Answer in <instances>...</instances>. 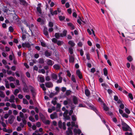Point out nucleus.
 <instances>
[{"label":"nucleus","mask_w":135,"mask_h":135,"mask_svg":"<svg viewBox=\"0 0 135 135\" xmlns=\"http://www.w3.org/2000/svg\"><path fill=\"white\" fill-rule=\"evenodd\" d=\"M122 125L123 126L122 128L123 131H131V128L124 122H122Z\"/></svg>","instance_id":"obj_1"},{"label":"nucleus","mask_w":135,"mask_h":135,"mask_svg":"<svg viewBox=\"0 0 135 135\" xmlns=\"http://www.w3.org/2000/svg\"><path fill=\"white\" fill-rule=\"evenodd\" d=\"M29 88L32 93L33 97H35L36 94L35 89L33 87L30 85L29 86Z\"/></svg>","instance_id":"obj_2"},{"label":"nucleus","mask_w":135,"mask_h":135,"mask_svg":"<svg viewBox=\"0 0 135 135\" xmlns=\"http://www.w3.org/2000/svg\"><path fill=\"white\" fill-rule=\"evenodd\" d=\"M15 118V117L13 115L10 116L8 120L9 123L11 124H12L14 122Z\"/></svg>","instance_id":"obj_3"},{"label":"nucleus","mask_w":135,"mask_h":135,"mask_svg":"<svg viewBox=\"0 0 135 135\" xmlns=\"http://www.w3.org/2000/svg\"><path fill=\"white\" fill-rule=\"evenodd\" d=\"M18 21L19 19L18 18L17 16L16 15L13 17L12 19L11 20V22L17 23V22H18Z\"/></svg>","instance_id":"obj_4"},{"label":"nucleus","mask_w":135,"mask_h":135,"mask_svg":"<svg viewBox=\"0 0 135 135\" xmlns=\"http://www.w3.org/2000/svg\"><path fill=\"white\" fill-rule=\"evenodd\" d=\"M50 117L52 119H54V118H57L58 117L56 112H54L51 114L50 115Z\"/></svg>","instance_id":"obj_5"},{"label":"nucleus","mask_w":135,"mask_h":135,"mask_svg":"<svg viewBox=\"0 0 135 135\" xmlns=\"http://www.w3.org/2000/svg\"><path fill=\"white\" fill-rule=\"evenodd\" d=\"M45 85L46 87L48 88H51L53 86V84L51 82L46 83Z\"/></svg>","instance_id":"obj_6"},{"label":"nucleus","mask_w":135,"mask_h":135,"mask_svg":"<svg viewBox=\"0 0 135 135\" xmlns=\"http://www.w3.org/2000/svg\"><path fill=\"white\" fill-rule=\"evenodd\" d=\"M15 97L13 95H11L10 97V99L7 100L11 103H14L15 102Z\"/></svg>","instance_id":"obj_7"},{"label":"nucleus","mask_w":135,"mask_h":135,"mask_svg":"<svg viewBox=\"0 0 135 135\" xmlns=\"http://www.w3.org/2000/svg\"><path fill=\"white\" fill-rule=\"evenodd\" d=\"M22 46L23 47H31V45L28 42H25L22 44Z\"/></svg>","instance_id":"obj_8"},{"label":"nucleus","mask_w":135,"mask_h":135,"mask_svg":"<svg viewBox=\"0 0 135 135\" xmlns=\"http://www.w3.org/2000/svg\"><path fill=\"white\" fill-rule=\"evenodd\" d=\"M41 4L40 3L38 4V7L37 8V11L38 12L39 14H41L42 13L41 9Z\"/></svg>","instance_id":"obj_9"},{"label":"nucleus","mask_w":135,"mask_h":135,"mask_svg":"<svg viewBox=\"0 0 135 135\" xmlns=\"http://www.w3.org/2000/svg\"><path fill=\"white\" fill-rule=\"evenodd\" d=\"M76 74L80 79L82 78V74L80 70H77L76 72Z\"/></svg>","instance_id":"obj_10"},{"label":"nucleus","mask_w":135,"mask_h":135,"mask_svg":"<svg viewBox=\"0 0 135 135\" xmlns=\"http://www.w3.org/2000/svg\"><path fill=\"white\" fill-rule=\"evenodd\" d=\"M45 54L46 56L48 57L51 55V53L50 51L46 50L45 52Z\"/></svg>","instance_id":"obj_11"},{"label":"nucleus","mask_w":135,"mask_h":135,"mask_svg":"<svg viewBox=\"0 0 135 135\" xmlns=\"http://www.w3.org/2000/svg\"><path fill=\"white\" fill-rule=\"evenodd\" d=\"M23 90L24 92H27L28 91V88L26 85H25L23 88Z\"/></svg>","instance_id":"obj_12"},{"label":"nucleus","mask_w":135,"mask_h":135,"mask_svg":"<svg viewBox=\"0 0 135 135\" xmlns=\"http://www.w3.org/2000/svg\"><path fill=\"white\" fill-rule=\"evenodd\" d=\"M44 33L47 37H49L47 28H45L44 30Z\"/></svg>","instance_id":"obj_13"},{"label":"nucleus","mask_w":135,"mask_h":135,"mask_svg":"<svg viewBox=\"0 0 135 135\" xmlns=\"http://www.w3.org/2000/svg\"><path fill=\"white\" fill-rule=\"evenodd\" d=\"M66 133L67 135H69L70 134H72V132L70 128L69 127L68 128V130L66 131Z\"/></svg>","instance_id":"obj_14"},{"label":"nucleus","mask_w":135,"mask_h":135,"mask_svg":"<svg viewBox=\"0 0 135 135\" xmlns=\"http://www.w3.org/2000/svg\"><path fill=\"white\" fill-rule=\"evenodd\" d=\"M68 26L71 27V30H74L75 29V26L71 23H67Z\"/></svg>","instance_id":"obj_15"},{"label":"nucleus","mask_w":135,"mask_h":135,"mask_svg":"<svg viewBox=\"0 0 135 135\" xmlns=\"http://www.w3.org/2000/svg\"><path fill=\"white\" fill-rule=\"evenodd\" d=\"M67 31L66 30H64L63 32L60 33V36H61L62 37L63 36H66Z\"/></svg>","instance_id":"obj_16"},{"label":"nucleus","mask_w":135,"mask_h":135,"mask_svg":"<svg viewBox=\"0 0 135 135\" xmlns=\"http://www.w3.org/2000/svg\"><path fill=\"white\" fill-rule=\"evenodd\" d=\"M20 2V4L23 6H26L27 4V3L25 0H19Z\"/></svg>","instance_id":"obj_17"},{"label":"nucleus","mask_w":135,"mask_h":135,"mask_svg":"<svg viewBox=\"0 0 135 135\" xmlns=\"http://www.w3.org/2000/svg\"><path fill=\"white\" fill-rule=\"evenodd\" d=\"M54 68L56 70H59L60 68V66L58 64H55L53 66Z\"/></svg>","instance_id":"obj_18"},{"label":"nucleus","mask_w":135,"mask_h":135,"mask_svg":"<svg viewBox=\"0 0 135 135\" xmlns=\"http://www.w3.org/2000/svg\"><path fill=\"white\" fill-rule=\"evenodd\" d=\"M59 79L57 80V83H60L62 82V78L60 75V74H59Z\"/></svg>","instance_id":"obj_19"},{"label":"nucleus","mask_w":135,"mask_h":135,"mask_svg":"<svg viewBox=\"0 0 135 135\" xmlns=\"http://www.w3.org/2000/svg\"><path fill=\"white\" fill-rule=\"evenodd\" d=\"M47 64L48 65H50V66H52L53 64V63L52 62V61L49 59H47Z\"/></svg>","instance_id":"obj_20"},{"label":"nucleus","mask_w":135,"mask_h":135,"mask_svg":"<svg viewBox=\"0 0 135 135\" xmlns=\"http://www.w3.org/2000/svg\"><path fill=\"white\" fill-rule=\"evenodd\" d=\"M73 101L74 103L75 104H78V99L76 97H74L73 98Z\"/></svg>","instance_id":"obj_21"},{"label":"nucleus","mask_w":135,"mask_h":135,"mask_svg":"<svg viewBox=\"0 0 135 135\" xmlns=\"http://www.w3.org/2000/svg\"><path fill=\"white\" fill-rule=\"evenodd\" d=\"M104 74L105 76H107L108 75V71L106 68H104L103 69Z\"/></svg>","instance_id":"obj_22"},{"label":"nucleus","mask_w":135,"mask_h":135,"mask_svg":"<svg viewBox=\"0 0 135 135\" xmlns=\"http://www.w3.org/2000/svg\"><path fill=\"white\" fill-rule=\"evenodd\" d=\"M51 76L53 79L55 80L57 79V76L56 74L54 73H53L51 74Z\"/></svg>","instance_id":"obj_23"},{"label":"nucleus","mask_w":135,"mask_h":135,"mask_svg":"<svg viewBox=\"0 0 135 135\" xmlns=\"http://www.w3.org/2000/svg\"><path fill=\"white\" fill-rule=\"evenodd\" d=\"M7 79L9 80L10 81H14L15 80V79H14L12 76H10L9 77L7 78Z\"/></svg>","instance_id":"obj_24"},{"label":"nucleus","mask_w":135,"mask_h":135,"mask_svg":"<svg viewBox=\"0 0 135 135\" xmlns=\"http://www.w3.org/2000/svg\"><path fill=\"white\" fill-rule=\"evenodd\" d=\"M85 94L87 96H89L90 94V92L89 90L86 89H85Z\"/></svg>","instance_id":"obj_25"},{"label":"nucleus","mask_w":135,"mask_h":135,"mask_svg":"<svg viewBox=\"0 0 135 135\" xmlns=\"http://www.w3.org/2000/svg\"><path fill=\"white\" fill-rule=\"evenodd\" d=\"M40 81H39L41 83H44L45 81V79L43 76H40L39 77Z\"/></svg>","instance_id":"obj_26"},{"label":"nucleus","mask_w":135,"mask_h":135,"mask_svg":"<svg viewBox=\"0 0 135 135\" xmlns=\"http://www.w3.org/2000/svg\"><path fill=\"white\" fill-rule=\"evenodd\" d=\"M69 62H74V59L73 57L72 56H71L69 58Z\"/></svg>","instance_id":"obj_27"},{"label":"nucleus","mask_w":135,"mask_h":135,"mask_svg":"<svg viewBox=\"0 0 135 135\" xmlns=\"http://www.w3.org/2000/svg\"><path fill=\"white\" fill-rule=\"evenodd\" d=\"M68 44L70 45L71 47H73L75 45V44L72 41H70L68 42Z\"/></svg>","instance_id":"obj_28"},{"label":"nucleus","mask_w":135,"mask_h":135,"mask_svg":"<svg viewBox=\"0 0 135 135\" xmlns=\"http://www.w3.org/2000/svg\"><path fill=\"white\" fill-rule=\"evenodd\" d=\"M103 108L106 111H107L109 109V108L104 103L103 104Z\"/></svg>","instance_id":"obj_29"},{"label":"nucleus","mask_w":135,"mask_h":135,"mask_svg":"<svg viewBox=\"0 0 135 135\" xmlns=\"http://www.w3.org/2000/svg\"><path fill=\"white\" fill-rule=\"evenodd\" d=\"M41 87L42 88L43 90L44 91H45L46 90V89L45 86L44 84H42L40 85Z\"/></svg>","instance_id":"obj_30"},{"label":"nucleus","mask_w":135,"mask_h":135,"mask_svg":"<svg viewBox=\"0 0 135 135\" xmlns=\"http://www.w3.org/2000/svg\"><path fill=\"white\" fill-rule=\"evenodd\" d=\"M44 62V59L43 58H40L39 59V63L42 64Z\"/></svg>","instance_id":"obj_31"},{"label":"nucleus","mask_w":135,"mask_h":135,"mask_svg":"<svg viewBox=\"0 0 135 135\" xmlns=\"http://www.w3.org/2000/svg\"><path fill=\"white\" fill-rule=\"evenodd\" d=\"M19 90H18L17 89H15L14 91V94L16 96L17 95L18 93H19Z\"/></svg>","instance_id":"obj_32"},{"label":"nucleus","mask_w":135,"mask_h":135,"mask_svg":"<svg viewBox=\"0 0 135 135\" xmlns=\"http://www.w3.org/2000/svg\"><path fill=\"white\" fill-rule=\"evenodd\" d=\"M5 96L4 93L3 91H0V97L3 98L5 97Z\"/></svg>","instance_id":"obj_33"},{"label":"nucleus","mask_w":135,"mask_h":135,"mask_svg":"<svg viewBox=\"0 0 135 135\" xmlns=\"http://www.w3.org/2000/svg\"><path fill=\"white\" fill-rule=\"evenodd\" d=\"M23 102L24 104H28V102L26 99L23 98Z\"/></svg>","instance_id":"obj_34"},{"label":"nucleus","mask_w":135,"mask_h":135,"mask_svg":"<svg viewBox=\"0 0 135 135\" xmlns=\"http://www.w3.org/2000/svg\"><path fill=\"white\" fill-rule=\"evenodd\" d=\"M29 119L32 122H35V120L34 118L31 116H30L29 117Z\"/></svg>","instance_id":"obj_35"},{"label":"nucleus","mask_w":135,"mask_h":135,"mask_svg":"<svg viewBox=\"0 0 135 135\" xmlns=\"http://www.w3.org/2000/svg\"><path fill=\"white\" fill-rule=\"evenodd\" d=\"M127 59L130 62L132 61L133 60V59L131 56H128L127 57Z\"/></svg>","instance_id":"obj_36"},{"label":"nucleus","mask_w":135,"mask_h":135,"mask_svg":"<svg viewBox=\"0 0 135 135\" xmlns=\"http://www.w3.org/2000/svg\"><path fill=\"white\" fill-rule=\"evenodd\" d=\"M71 91L70 90H67L66 92V95L68 96L71 94Z\"/></svg>","instance_id":"obj_37"},{"label":"nucleus","mask_w":135,"mask_h":135,"mask_svg":"<svg viewBox=\"0 0 135 135\" xmlns=\"http://www.w3.org/2000/svg\"><path fill=\"white\" fill-rule=\"evenodd\" d=\"M69 52L70 53V54H72L73 53V49L71 47H70L69 48Z\"/></svg>","instance_id":"obj_38"},{"label":"nucleus","mask_w":135,"mask_h":135,"mask_svg":"<svg viewBox=\"0 0 135 135\" xmlns=\"http://www.w3.org/2000/svg\"><path fill=\"white\" fill-rule=\"evenodd\" d=\"M128 97L129 98L132 100L133 99V97L132 95V94L131 93H129L128 94Z\"/></svg>","instance_id":"obj_39"},{"label":"nucleus","mask_w":135,"mask_h":135,"mask_svg":"<svg viewBox=\"0 0 135 135\" xmlns=\"http://www.w3.org/2000/svg\"><path fill=\"white\" fill-rule=\"evenodd\" d=\"M71 118L72 120L74 121H76V116L74 115L72 116Z\"/></svg>","instance_id":"obj_40"},{"label":"nucleus","mask_w":135,"mask_h":135,"mask_svg":"<svg viewBox=\"0 0 135 135\" xmlns=\"http://www.w3.org/2000/svg\"><path fill=\"white\" fill-rule=\"evenodd\" d=\"M71 79L72 81H73L74 82H76V81L74 77V75H72Z\"/></svg>","instance_id":"obj_41"},{"label":"nucleus","mask_w":135,"mask_h":135,"mask_svg":"<svg viewBox=\"0 0 135 135\" xmlns=\"http://www.w3.org/2000/svg\"><path fill=\"white\" fill-rule=\"evenodd\" d=\"M41 44L42 46L44 47H46V46L45 43L44 41L41 42Z\"/></svg>","instance_id":"obj_42"},{"label":"nucleus","mask_w":135,"mask_h":135,"mask_svg":"<svg viewBox=\"0 0 135 135\" xmlns=\"http://www.w3.org/2000/svg\"><path fill=\"white\" fill-rule=\"evenodd\" d=\"M69 113V112L68 110H66L64 112V113H63V116H64L66 115H67V114H68V113Z\"/></svg>","instance_id":"obj_43"},{"label":"nucleus","mask_w":135,"mask_h":135,"mask_svg":"<svg viewBox=\"0 0 135 135\" xmlns=\"http://www.w3.org/2000/svg\"><path fill=\"white\" fill-rule=\"evenodd\" d=\"M62 122L61 120H60L58 123V125L59 127L60 128H61L62 127Z\"/></svg>","instance_id":"obj_44"},{"label":"nucleus","mask_w":135,"mask_h":135,"mask_svg":"<svg viewBox=\"0 0 135 135\" xmlns=\"http://www.w3.org/2000/svg\"><path fill=\"white\" fill-rule=\"evenodd\" d=\"M56 43L59 46H60L62 44V42L61 41H57Z\"/></svg>","instance_id":"obj_45"},{"label":"nucleus","mask_w":135,"mask_h":135,"mask_svg":"<svg viewBox=\"0 0 135 135\" xmlns=\"http://www.w3.org/2000/svg\"><path fill=\"white\" fill-rule=\"evenodd\" d=\"M125 41L126 45H128L129 44V40L128 39L125 38Z\"/></svg>","instance_id":"obj_46"},{"label":"nucleus","mask_w":135,"mask_h":135,"mask_svg":"<svg viewBox=\"0 0 135 135\" xmlns=\"http://www.w3.org/2000/svg\"><path fill=\"white\" fill-rule=\"evenodd\" d=\"M66 123H65V122H64L62 123V127H63V129L65 130L66 129Z\"/></svg>","instance_id":"obj_47"},{"label":"nucleus","mask_w":135,"mask_h":135,"mask_svg":"<svg viewBox=\"0 0 135 135\" xmlns=\"http://www.w3.org/2000/svg\"><path fill=\"white\" fill-rule=\"evenodd\" d=\"M55 36L56 38H59L60 37V35L59 33H56L55 35Z\"/></svg>","instance_id":"obj_48"},{"label":"nucleus","mask_w":135,"mask_h":135,"mask_svg":"<svg viewBox=\"0 0 135 135\" xmlns=\"http://www.w3.org/2000/svg\"><path fill=\"white\" fill-rule=\"evenodd\" d=\"M60 20L62 21L64 20L65 19V17L64 16H60L59 17Z\"/></svg>","instance_id":"obj_49"},{"label":"nucleus","mask_w":135,"mask_h":135,"mask_svg":"<svg viewBox=\"0 0 135 135\" xmlns=\"http://www.w3.org/2000/svg\"><path fill=\"white\" fill-rule=\"evenodd\" d=\"M65 119L66 120H69L70 119V117L69 115H66L63 116Z\"/></svg>","instance_id":"obj_50"},{"label":"nucleus","mask_w":135,"mask_h":135,"mask_svg":"<svg viewBox=\"0 0 135 135\" xmlns=\"http://www.w3.org/2000/svg\"><path fill=\"white\" fill-rule=\"evenodd\" d=\"M36 126L38 127H40L41 126V123L40 122H37L36 123Z\"/></svg>","instance_id":"obj_51"},{"label":"nucleus","mask_w":135,"mask_h":135,"mask_svg":"<svg viewBox=\"0 0 135 135\" xmlns=\"http://www.w3.org/2000/svg\"><path fill=\"white\" fill-rule=\"evenodd\" d=\"M125 111L128 114H129L130 113V111L127 108H126L125 109Z\"/></svg>","instance_id":"obj_52"},{"label":"nucleus","mask_w":135,"mask_h":135,"mask_svg":"<svg viewBox=\"0 0 135 135\" xmlns=\"http://www.w3.org/2000/svg\"><path fill=\"white\" fill-rule=\"evenodd\" d=\"M45 79H46V80L47 81H49L51 80L50 77L48 76L46 77Z\"/></svg>","instance_id":"obj_53"},{"label":"nucleus","mask_w":135,"mask_h":135,"mask_svg":"<svg viewBox=\"0 0 135 135\" xmlns=\"http://www.w3.org/2000/svg\"><path fill=\"white\" fill-rule=\"evenodd\" d=\"M52 41L54 43H56L57 42V40L55 38H53L52 39Z\"/></svg>","instance_id":"obj_54"},{"label":"nucleus","mask_w":135,"mask_h":135,"mask_svg":"<svg viewBox=\"0 0 135 135\" xmlns=\"http://www.w3.org/2000/svg\"><path fill=\"white\" fill-rule=\"evenodd\" d=\"M122 116L123 117H124L127 118H128V115L127 114L124 113L122 114Z\"/></svg>","instance_id":"obj_55"},{"label":"nucleus","mask_w":135,"mask_h":135,"mask_svg":"<svg viewBox=\"0 0 135 135\" xmlns=\"http://www.w3.org/2000/svg\"><path fill=\"white\" fill-rule=\"evenodd\" d=\"M22 121L23 123L25 125L27 124V121L25 119H22Z\"/></svg>","instance_id":"obj_56"},{"label":"nucleus","mask_w":135,"mask_h":135,"mask_svg":"<svg viewBox=\"0 0 135 135\" xmlns=\"http://www.w3.org/2000/svg\"><path fill=\"white\" fill-rule=\"evenodd\" d=\"M10 85L11 87L12 88H13L15 87V85H14V84L12 83H11L10 84Z\"/></svg>","instance_id":"obj_57"},{"label":"nucleus","mask_w":135,"mask_h":135,"mask_svg":"<svg viewBox=\"0 0 135 135\" xmlns=\"http://www.w3.org/2000/svg\"><path fill=\"white\" fill-rule=\"evenodd\" d=\"M20 116L21 118H23L24 117V114L22 112H20Z\"/></svg>","instance_id":"obj_58"},{"label":"nucleus","mask_w":135,"mask_h":135,"mask_svg":"<svg viewBox=\"0 0 135 135\" xmlns=\"http://www.w3.org/2000/svg\"><path fill=\"white\" fill-rule=\"evenodd\" d=\"M39 115L41 119H43L44 118V115L41 113H39Z\"/></svg>","instance_id":"obj_59"},{"label":"nucleus","mask_w":135,"mask_h":135,"mask_svg":"<svg viewBox=\"0 0 135 135\" xmlns=\"http://www.w3.org/2000/svg\"><path fill=\"white\" fill-rule=\"evenodd\" d=\"M66 73H67V75L68 76L70 77L71 75V74L70 73L69 71L67 70L66 71Z\"/></svg>","instance_id":"obj_60"},{"label":"nucleus","mask_w":135,"mask_h":135,"mask_svg":"<svg viewBox=\"0 0 135 135\" xmlns=\"http://www.w3.org/2000/svg\"><path fill=\"white\" fill-rule=\"evenodd\" d=\"M55 95V93H52L50 95L49 97L50 98H52L53 96Z\"/></svg>","instance_id":"obj_61"},{"label":"nucleus","mask_w":135,"mask_h":135,"mask_svg":"<svg viewBox=\"0 0 135 135\" xmlns=\"http://www.w3.org/2000/svg\"><path fill=\"white\" fill-rule=\"evenodd\" d=\"M49 26L52 27L53 26V23L51 22H50L49 23Z\"/></svg>","instance_id":"obj_62"},{"label":"nucleus","mask_w":135,"mask_h":135,"mask_svg":"<svg viewBox=\"0 0 135 135\" xmlns=\"http://www.w3.org/2000/svg\"><path fill=\"white\" fill-rule=\"evenodd\" d=\"M45 123L46 124H50V121L49 120H47L45 122Z\"/></svg>","instance_id":"obj_63"},{"label":"nucleus","mask_w":135,"mask_h":135,"mask_svg":"<svg viewBox=\"0 0 135 135\" xmlns=\"http://www.w3.org/2000/svg\"><path fill=\"white\" fill-rule=\"evenodd\" d=\"M120 107L121 109H123L124 108V105L122 104L121 103L120 104Z\"/></svg>","instance_id":"obj_64"}]
</instances>
